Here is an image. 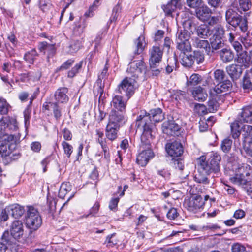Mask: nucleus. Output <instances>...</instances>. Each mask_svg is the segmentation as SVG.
Returning a JSON list of instances; mask_svg holds the SVG:
<instances>
[{"mask_svg":"<svg viewBox=\"0 0 252 252\" xmlns=\"http://www.w3.org/2000/svg\"><path fill=\"white\" fill-rule=\"evenodd\" d=\"M164 118L161 109L158 108L152 109L149 113L141 112L136 118L135 127L143 131L141 136V142H150L154 139L155 132L152 131L154 126L152 122H159Z\"/></svg>","mask_w":252,"mask_h":252,"instance_id":"obj_1","label":"nucleus"},{"mask_svg":"<svg viewBox=\"0 0 252 252\" xmlns=\"http://www.w3.org/2000/svg\"><path fill=\"white\" fill-rule=\"evenodd\" d=\"M221 156L217 153H212L209 158L206 160V157L202 156L197 158L198 168L200 171H205L207 174L217 173L220 171V162Z\"/></svg>","mask_w":252,"mask_h":252,"instance_id":"obj_2","label":"nucleus"},{"mask_svg":"<svg viewBox=\"0 0 252 252\" xmlns=\"http://www.w3.org/2000/svg\"><path fill=\"white\" fill-rule=\"evenodd\" d=\"M252 121V105L244 106L239 112L236 120L230 125L232 137L236 141L239 140L240 132L238 130L239 123H249Z\"/></svg>","mask_w":252,"mask_h":252,"instance_id":"obj_3","label":"nucleus"},{"mask_svg":"<svg viewBox=\"0 0 252 252\" xmlns=\"http://www.w3.org/2000/svg\"><path fill=\"white\" fill-rule=\"evenodd\" d=\"M124 120V118L122 114H120L116 111H111L106 131V136L108 140L114 141L116 139L120 124Z\"/></svg>","mask_w":252,"mask_h":252,"instance_id":"obj_4","label":"nucleus"},{"mask_svg":"<svg viewBox=\"0 0 252 252\" xmlns=\"http://www.w3.org/2000/svg\"><path fill=\"white\" fill-rule=\"evenodd\" d=\"M0 155L3 161L7 164L18 159L21 155L18 148L17 143H0Z\"/></svg>","mask_w":252,"mask_h":252,"instance_id":"obj_5","label":"nucleus"},{"mask_svg":"<svg viewBox=\"0 0 252 252\" xmlns=\"http://www.w3.org/2000/svg\"><path fill=\"white\" fill-rule=\"evenodd\" d=\"M227 22L235 28H239L243 32L248 30V22L246 17L239 15L234 10L229 8L225 12Z\"/></svg>","mask_w":252,"mask_h":252,"instance_id":"obj_6","label":"nucleus"},{"mask_svg":"<svg viewBox=\"0 0 252 252\" xmlns=\"http://www.w3.org/2000/svg\"><path fill=\"white\" fill-rule=\"evenodd\" d=\"M25 216V224L27 227L32 230H36L41 225L42 219L36 209L32 206H27Z\"/></svg>","mask_w":252,"mask_h":252,"instance_id":"obj_7","label":"nucleus"},{"mask_svg":"<svg viewBox=\"0 0 252 252\" xmlns=\"http://www.w3.org/2000/svg\"><path fill=\"white\" fill-rule=\"evenodd\" d=\"M135 83V78L126 77L118 85L116 91L121 94H125L129 99L134 94Z\"/></svg>","mask_w":252,"mask_h":252,"instance_id":"obj_8","label":"nucleus"},{"mask_svg":"<svg viewBox=\"0 0 252 252\" xmlns=\"http://www.w3.org/2000/svg\"><path fill=\"white\" fill-rule=\"evenodd\" d=\"M147 67L142 60H134L130 62L127 68V72L131 74L134 78H137L139 75L145 74Z\"/></svg>","mask_w":252,"mask_h":252,"instance_id":"obj_9","label":"nucleus"},{"mask_svg":"<svg viewBox=\"0 0 252 252\" xmlns=\"http://www.w3.org/2000/svg\"><path fill=\"white\" fill-rule=\"evenodd\" d=\"M205 204L204 199L200 195H195L186 200L184 205L187 209L194 213L202 209Z\"/></svg>","mask_w":252,"mask_h":252,"instance_id":"obj_10","label":"nucleus"},{"mask_svg":"<svg viewBox=\"0 0 252 252\" xmlns=\"http://www.w3.org/2000/svg\"><path fill=\"white\" fill-rule=\"evenodd\" d=\"M195 24L190 20L185 21L183 23V30H178L176 33L177 42L189 41L190 37V32L188 31L190 30L192 32L191 28L194 26Z\"/></svg>","mask_w":252,"mask_h":252,"instance_id":"obj_11","label":"nucleus"},{"mask_svg":"<svg viewBox=\"0 0 252 252\" xmlns=\"http://www.w3.org/2000/svg\"><path fill=\"white\" fill-rule=\"evenodd\" d=\"M162 131L167 135L174 137L178 136L180 134V126L172 120L165 121L162 124Z\"/></svg>","mask_w":252,"mask_h":252,"instance_id":"obj_12","label":"nucleus"},{"mask_svg":"<svg viewBox=\"0 0 252 252\" xmlns=\"http://www.w3.org/2000/svg\"><path fill=\"white\" fill-rule=\"evenodd\" d=\"M149 65L154 66L162 60L163 51L158 46H154L149 50Z\"/></svg>","mask_w":252,"mask_h":252,"instance_id":"obj_13","label":"nucleus"},{"mask_svg":"<svg viewBox=\"0 0 252 252\" xmlns=\"http://www.w3.org/2000/svg\"><path fill=\"white\" fill-rule=\"evenodd\" d=\"M165 150L168 155L172 157H180L184 152L181 143H167Z\"/></svg>","mask_w":252,"mask_h":252,"instance_id":"obj_14","label":"nucleus"},{"mask_svg":"<svg viewBox=\"0 0 252 252\" xmlns=\"http://www.w3.org/2000/svg\"><path fill=\"white\" fill-rule=\"evenodd\" d=\"M127 97L126 98H124L123 96L119 95H115L113 97L112 100L111 102V105L114 108L117 109L118 111L115 110L120 114H122L124 116V111L126 109Z\"/></svg>","mask_w":252,"mask_h":252,"instance_id":"obj_15","label":"nucleus"},{"mask_svg":"<svg viewBox=\"0 0 252 252\" xmlns=\"http://www.w3.org/2000/svg\"><path fill=\"white\" fill-rule=\"evenodd\" d=\"M42 109L44 111L52 110L56 120H59L62 116V108L57 102L46 101L43 104Z\"/></svg>","mask_w":252,"mask_h":252,"instance_id":"obj_16","label":"nucleus"},{"mask_svg":"<svg viewBox=\"0 0 252 252\" xmlns=\"http://www.w3.org/2000/svg\"><path fill=\"white\" fill-rule=\"evenodd\" d=\"M232 87V83L229 80H224L219 83L213 90H210V94L213 96H218L219 94L229 91Z\"/></svg>","mask_w":252,"mask_h":252,"instance_id":"obj_17","label":"nucleus"},{"mask_svg":"<svg viewBox=\"0 0 252 252\" xmlns=\"http://www.w3.org/2000/svg\"><path fill=\"white\" fill-rule=\"evenodd\" d=\"M154 156V153L151 149L148 148L147 150H142L137 157V162L142 167L145 166Z\"/></svg>","mask_w":252,"mask_h":252,"instance_id":"obj_18","label":"nucleus"},{"mask_svg":"<svg viewBox=\"0 0 252 252\" xmlns=\"http://www.w3.org/2000/svg\"><path fill=\"white\" fill-rule=\"evenodd\" d=\"M212 14V10L206 5L200 6L195 10L196 17L203 22L208 21Z\"/></svg>","mask_w":252,"mask_h":252,"instance_id":"obj_19","label":"nucleus"},{"mask_svg":"<svg viewBox=\"0 0 252 252\" xmlns=\"http://www.w3.org/2000/svg\"><path fill=\"white\" fill-rule=\"evenodd\" d=\"M68 90L66 87H62L58 89L54 94L55 102L61 103H66L69 100L67 94Z\"/></svg>","mask_w":252,"mask_h":252,"instance_id":"obj_20","label":"nucleus"},{"mask_svg":"<svg viewBox=\"0 0 252 252\" xmlns=\"http://www.w3.org/2000/svg\"><path fill=\"white\" fill-rule=\"evenodd\" d=\"M192 44L194 47L199 49L202 53L209 54L210 52V44L207 40H201L198 37H195L193 39Z\"/></svg>","mask_w":252,"mask_h":252,"instance_id":"obj_21","label":"nucleus"},{"mask_svg":"<svg viewBox=\"0 0 252 252\" xmlns=\"http://www.w3.org/2000/svg\"><path fill=\"white\" fill-rule=\"evenodd\" d=\"M251 180L250 174L248 173H237L230 178L232 182L238 185L244 186L246 185Z\"/></svg>","mask_w":252,"mask_h":252,"instance_id":"obj_22","label":"nucleus"},{"mask_svg":"<svg viewBox=\"0 0 252 252\" xmlns=\"http://www.w3.org/2000/svg\"><path fill=\"white\" fill-rule=\"evenodd\" d=\"M23 232V224L22 221L19 220L13 221L10 228L11 235L18 240L22 236Z\"/></svg>","mask_w":252,"mask_h":252,"instance_id":"obj_23","label":"nucleus"},{"mask_svg":"<svg viewBox=\"0 0 252 252\" xmlns=\"http://www.w3.org/2000/svg\"><path fill=\"white\" fill-rule=\"evenodd\" d=\"M195 32L199 38L206 39L212 35V30L206 24H201L195 28Z\"/></svg>","mask_w":252,"mask_h":252,"instance_id":"obj_24","label":"nucleus"},{"mask_svg":"<svg viewBox=\"0 0 252 252\" xmlns=\"http://www.w3.org/2000/svg\"><path fill=\"white\" fill-rule=\"evenodd\" d=\"M226 71L233 80L240 77L242 73V66L236 64H232L226 68Z\"/></svg>","mask_w":252,"mask_h":252,"instance_id":"obj_25","label":"nucleus"},{"mask_svg":"<svg viewBox=\"0 0 252 252\" xmlns=\"http://www.w3.org/2000/svg\"><path fill=\"white\" fill-rule=\"evenodd\" d=\"M16 240H17V239L11 235V233L10 234L9 231H5L1 236L0 243L3 246H6L7 249L13 245H16Z\"/></svg>","mask_w":252,"mask_h":252,"instance_id":"obj_26","label":"nucleus"},{"mask_svg":"<svg viewBox=\"0 0 252 252\" xmlns=\"http://www.w3.org/2000/svg\"><path fill=\"white\" fill-rule=\"evenodd\" d=\"M10 215L15 218L21 217L25 212L23 206L18 204H12L7 207V210Z\"/></svg>","mask_w":252,"mask_h":252,"instance_id":"obj_27","label":"nucleus"},{"mask_svg":"<svg viewBox=\"0 0 252 252\" xmlns=\"http://www.w3.org/2000/svg\"><path fill=\"white\" fill-rule=\"evenodd\" d=\"M242 136L243 142H252V126L249 125H244L239 130Z\"/></svg>","mask_w":252,"mask_h":252,"instance_id":"obj_28","label":"nucleus"},{"mask_svg":"<svg viewBox=\"0 0 252 252\" xmlns=\"http://www.w3.org/2000/svg\"><path fill=\"white\" fill-rule=\"evenodd\" d=\"M191 92L193 97L197 101H204L208 96L203 88L200 86L193 88Z\"/></svg>","mask_w":252,"mask_h":252,"instance_id":"obj_29","label":"nucleus"},{"mask_svg":"<svg viewBox=\"0 0 252 252\" xmlns=\"http://www.w3.org/2000/svg\"><path fill=\"white\" fill-rule=\"evenodd\" d=\"M38 49L41 52L48 55H52L55 52V47L53 44H49L46 41L40 42L38 44Z\"/></svg>","mask_w":252,"mask_h":252,"instance_id":"obj_30","label":"nucleus"},{"mask_svg":"<svg viewBox=\"0 0 252 252\" xmlns=\"http://www.w3.org/2000/svg\"><path fill=\"white\" fill-rule=\"evenodd\" d=\"M221 60L224 63H227L233 60L234 54L229 49L223 48L220 51L219 53Z\"/></svg>","mask_w":252,"mask_h":252,"instance_id":"obj_31","label":"nucleus"},{"mask_svg":"<svg viewBox=\"0 0 252 252\" xmlns=\"http://www.w3.org/2000/svg\"><path fill=\"white\" fill-rule=\"evenodd\" d=\"M177 48L183 54L190 52L191 46L189 41L177 42Z\"/></svg>","mask_w":252,"mask_h":252,"instance_id":"obj_32","label":"nucleus"},{"mask_svg":"<svg viewBox=\"0 0 252 252\" xmlns=\"http://www.w3.org/2000/svg\"><path fill=\"white\" fill-rule=\"evenodd\" d=\"M198 173L196 174L194 177L195 181L204 185L208 184L209 183V180L207 177V175L208 174H207L205 171H200L198 168Z\"/></svg>","mask_w":252,"mask_h":252,"instance_id":"obj_33","label":"nucleus"},{"mask_svg":"<svg viewBox=\"0 0 252 252\" xmlns=\"http://www.w3.org/2000/svg\"><path fill=\"white\" fill-rule=\"evenodd\" d=\"M135 44L136 45V49L134 51L135 54H140L141 53L144 49L145 46V38L142 35L140 36L135 41Z\"/></svg>","mask_w":252,"mask_h":252,"instance_id":"obj_34","label":"nucleus"},{"mask_svg":"<svg viewBox=\"0 0 252 252\" xmlns=\"http://www.w3.org/2000/svg\"><path fill=\"white\" fill-rule=\"evenodd\" d=\"M202 80V77L201 75L197 73L192 74L187 81V85L190 86H196L199 84Z\"/></svg>","mask_w":252,"mask_h":252,"instance_id":"obj_35","label":"nucleus"},{"mask_svg":"<svg viewBox=\"0 0 252 252\" xmlns=\"http://www.w3.org/2000/svg\"><path fill=\"white\" fill-rule=\"evenodd\" d=\"M190 55L192 57L193 64L196 63V64H199L202 63L204 60V53L200 51L195 50Z\"/></svg>","mask_w":252,"mask_h":252,"instance_id":"obj_36","label":"nucleus"},{"mask_svg":"<svg viewBox=\"0 0 252 252\" xmlns=\"http://www.w3.org/2000/svg\"><path fill=\"white\" fill-rule=\"evenodd\" d=\"M181 64L185 67H191L193 64L192 57L191 55L183 54L181 61Z\"/></svg>","mask_w":252,"mask_h":252,"instance_id":"obj_37","label":"nucleus"},{"mask_svg":"<svg viewBox=\"0 0 252 252\" xmlns=\"http://www.w3.org/2000/svg\"><path fill=\"white\" fill-rule=\"evenodd\" d=\"M222 38L211 37L210 38V44L213 50H217L223 47L224 43Z\"/></svg>","mask_w":252,"mask_h":252,"instance_id":"obj_38","label":"nucleus"},{"mask_svg":"<svg viewBox=\"0 0 252 252\" xmlns=\"http://www.w3.org/2000/svg\"><path fill=\"white\" fill-rule=\"evenodd\" d=\"M178 2L174 3L173 0H171L166 5L162 7L164 12L168 15H170L176 9Z\"/></svg>","mask_w":252,"mask_h":252,"instance_id":"obj_39","label":"nucleus"},{"mask_svg":"<svg viewBox=\"0 0 252 252\" xmlns=\"http://www.w3.org/2000/svg\"><path fill=\"white\" fill-rule=\"evenodd\" d=\"M224 34V31L223 28L220 25H217L215 26L212 31V36L211 37L222 38Z\"/></svg>","mask_w":252,"mask_h":252,"instance_id":"obj_40","label":"nucleus"},{"mask_svg":"<svg viewBox=\"0 0 252 252\" xmlns=\"http://www.w3.org/2000/svg\"><path fill=\"white\" fill-rule=\"evenodd\" d=\"M37 56L38 54L36 50L33 49L26 53L24 58L25 60L28 62L29 63L32 64Z\"/></svg>","mask_w":252,"mask_h":252,"instance_id":"obj_41","label":"nucleus"},{"mask_svg":"<svg viewBox=\"0 0 252 252\" xmlns=\"http://www.w3.org/2000/svg\"><path fill=\"white\" fill-rule=\"evenodd\" d=\"M237 62L243 63L245 66H247L250 63L249 61V55H248L246 52L244 51L237 53Z\"/></svg>","mask_w":252,"mask_h":252,"instance_id":"obj_42","label":"nucleus"},{"mask_svg":"<svg viewBox=\"0 0 252 252\" xmlns=\"http://www.w3.org/2000/svg\"><path fill=\"white\" fill-rule=\"evenodd\" d=\"M10 107L9 104L7 102L6 100L0 97V113L2 115L7 114Z\"/></svg>","mask_w":252,"mask_h":252,"instance_id":"obj_43","label":"nucleus"},{"mask_svg":"<svg viewBox=\"0 0 252 252\" xmlns=\"http://www.w3.org/2000/svg\"><path fill=\"white\" fill-rule=\"evenodd\" d=\"M167 65L166 67V71L168 74L171 73L174 69L176 67L177 61L175 58H170L167 60Z\"/></svg>","mask_w":252,"mask_h":252,"instance_id":"obj_44","label":"nucleus"},{"mask_svg":"<svg viewBox=\"0 0 252 252\" xmlns=\"http://www.w3.org/2000/svg\"><path fill=\"white\" fill-rule=\"evenodd\" d=\"M214 77L215 81L218 83L226 80L225 79V73L223 70L221 69H217L214 71Z\"/></svg>","mask_w":252,"mask_h":252,"instance_id":"obj_45","label":"nucleus"},{"mask_svg":"<svg viewBox=\"0 0 252 252\" xmlns=\"http://www.w3.org/2000/svg\"><path fill=\"white\" fill-rule=\"evenodd\" d=\"M213 98L210 99L208 102V110L210 112H213L214 111H216L219 107L218 103L217 101V98L218 96L215 95L213 96Z\"/></svg>","mask_w":252,"mask_h":252,"instance_id":"obj_46","label":"nucleus"},{"mask_svg":"<svg viewBox=\"0 0 252 252\" xmlns=\"http://www.w3.org/2000/svg\"><path fill=\"white\" fill-rule=\"evenodd\" d=\"M70 190V187L69 185L62 184L59 191L58 196L62 199H64L67 192Z\"/></svg>","mask_w":252,"mask_h":252,"instance_id":"obj_47","label":"nucleus"},{"mask_svg":"<svg viewBox=\"0 0 252 252\" xmlns=\"http://www.w3.org/2000/svg\"><path fill=\"white\" fill-rule=\"evenodd\" d=\"M52 6L51 0H39V8L43 12H47Z\"/></svg>","mask_w":252,"mask_h":252,"instance_id":"obj_48","label":"nucleus"},{"mask_svg":"<svg viewBox=\"0 0 252 252\" xmlns=\"http://www.w3.org/2000/svg\"><path fill=\"white\" fill-rule=\"evenodd\" d=\"M121 7L119 4H117L114 6L113 9L111 17H110V21L111 22H115L119 16V13L121 12Z\"/></svg>","mask_w":252,"mask_h":252,"instance_id":"obj_49","label":"nucleus"},{"mask_svg":"<svg viewBox=\"0 0 252 252\" xmlns=\"http://www.w3.org/2000/svg\"><path fill=\"white\" fill-rule=\"evenodd\" d=\"M239 1V9H241L243 11L248 10L251 7V2L250 0H238Z\"/></svg>","mask_w":252,"mask_h":252,"instance_id":"obj_50","label":"nucleus"},{"mask_svg":"<svg viewBox=\"0 0 252 252\" xmlns=\"http://www.w3.org/2000/svg\"><path fill=\"white\" fill-rule=\"evenodd\" d=\"M82 62H80L76 63L75 65L68 71V77L69 78H73L74 76H75L82 67Z\"/></svg>","mask_w":252,"mask_h":252,"instance_id":"obj_51","label":"nucleus"},{"mask_svg":"<svg viewBox=\"0 0 252 252\" xmlns=\"http://www.w3.org/2000/svg\"><path fill=\"white\" fill-rule=\"evenodd\" d=\"M100 0H95L93 4L90 7L88 12L85 13V15L88 17H92L94 14V11H95L100 4Z\"/></svg>","mask_w":252,"mask_h":252,"instance_id":"obj_52","label":"nucleus"},{"mask_svg":"<svg viewBox=\"0 0 252 252\" xmlns=\"http://www.w3.org/2000/svg\"><path fill=\"white\" fill-rule=\"evenodd\" d=\"M82 46V42L79 40H76L69 46V52L71 54L76 52Z\"/></svg>","mask_w":252,"mask_h":252,"instance_id":"obj_53","label":"nucleus"},{"mask_svg":"<svg viewBox=\"0 0 252 252\" xmlns=\"http://www.w3.org/2000/svg\"><path fill=\"white\" fill-rule=\"evenodd\" d=\"M194 111L199 115H204L206 113V107L202 104L196 103L194 107Z\"/></svg>","mask_w":252,"mask_h":252,"instance_id":"obj_54","label":"nucleus"},{"mask_svg":"<svg viewBox=\"0 0 252 252\" xmlns=\"http://www.w3.org/2000/svg\"><path fill=\"white\" fill-rule=\"evenodd\" d=\"M232 252H247L244 246L240 243H235L231 246Z\"/></svg>","mask_w":252,"mask_h":252,"instance_id":"obj_55","label":"nucleus"},{"mask_svg":"<svg viewBox=\"0 0 252 252\" xmlns=\"http://www.w3.org/2000/svg\"><path fill=\"white\" fill-rule=\"evenodd\" d=\"M234 37L233 35L232 34V33H230L229 40L232 43V45H233L234 48L235 49V50H236V51L237 52V53H238L240 51H241L242 47L240 42H239L238 41L233 42V41L234 40Z\"/></svg>","mask_w":252,"mask_h":252,"instance_id":"obj_56","label":"nucleus"},{"mask_svg":"<svg viewBox=\"0 0 252 252\" xmlns=\"http://www.w3.org/2000/svg\"><path fill=\"white\" fill-rule=\"evenodd\" d=\"M8 128L13 131H17L18 129V123L14 118L8 117Z\"/></svg>","mask_w":252,"mask_h":252,"instance_id":"obj_57","label":"nucleus"},{"mask_svg":"<svg viewBox=\"0 0 252 252\" xmlns=\"http://www.w3.org/2000/svg\"><path fill=\"white\" fill-rule=\"evenodd\" d=\"M100 207V204L98 202H96L94 206L90 209L89 213L86 215L85 217L86 218L88 217L89 216H95V215L99 211Z\"/></svg>","mask_w":252,"mask_h":252,"instance_id":"obj_58","label":"nucleus"},{"mask_svg":"<svg viewBox=\"0 0 252 252\" xmlns=\"http://www.w3.org/2000/svg\"><path fill=\"white\" fill-rule=\"evenodd\" d=\"M242 87L243 89L245 90H250L252 89V83L250 78L246 76L243 77Z\"/></svg>","mask_w":252,"mask_h":252,"instance_id":"obj_59","label":"nucleus"},{"mask_svg":"<svg viewBox=\"0 0 252 252\" xmlns=\"http://www.w3.org/2000/svg\"><path fill=\"white\" fill-rule=\"evenodd\" d=\"M4 140L5 142H17L20 140V135L19 133L15 134L6 135Z\"/></svg>","mask_w":252,"mask_h":252,"instance_id":"obj_60","label":"nucleus"},{"mask_svg":"<svg viewBox=\"0 0 252 252\" xmlns=\"http://www.w3.org/2000/svg\"><path fill=\"white\" fill-rule=\"evenodd\" d=\"M47 205L48 209L51 213H53L56 210V201L53 198H47Z\"/></svg>","mask_w":252,"mask_h":252,"instance_id":"obj_61","label":"nucleus"},{"mask_svg":"<svg viewBox=\"0 0 252 252\" xmlns=\"http://www.w3.org/2000/svg\"><path fill=\"white\" fill-rule=\"evenodd\" d=\"M202 0H187V4L189 7L196 8L201 6Z\"/></svg>","mask_w":252,"mask_h":252,"instance_id":"obj_62","label":"nucleus"},{"mask_svg":"<svg viewBox=\"0 0 252 252\" xmlns=\"http://www.w3.org/2000/svg\"><path fill=\"white\" fill-rule=\"evenodd\" d=\"M167 217L169 220H175L179 216V213L177 212V209L175 208H171L170 209L167 213Z\"/></svg>","mask_w":252,"mask_h":252,"instance_id":"obj_63","label":"nucleus"},{"mask_svg":"<svg viewBox=\"0 0 252 252\" xmlns=\"http://www.w3.org/2000/svg\"><path fill=\"white\" fill-rule=\"evenodd\" d=\"M115 234L113 233L108 235L106 237V239L104 244H106L107 247H113L115 245L117 244V241L113 239V237L115 236Z\"/></svg>","mask_w":252,"mask_h":252,"instance_id":"obj_64","label":"nucleus"}]
</instances>
